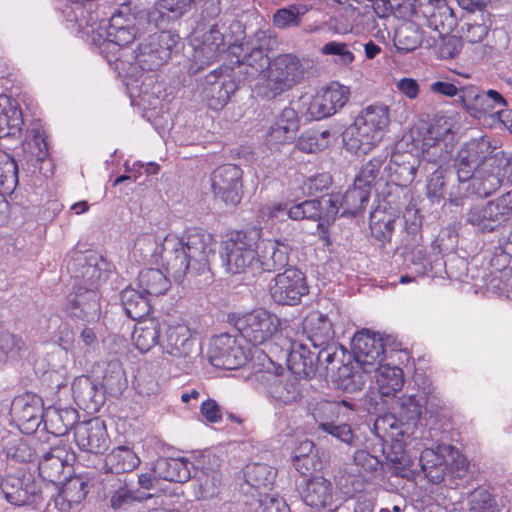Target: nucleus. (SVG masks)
<instances>
[{
  "label": "nucleus",
  "mask_w": 512,
  "mask_h": 512,
  "mask_svg": "<svg viewBox=\"0 0 512 512\" xmlns=\"http://www.w3.org/2000/svg\"><path fill=\"white\" fill-rule=\"evenodd\" d=\"M145 292L127 287L121 292V302L125 313L134 320L142 319L148 315L151 309L149 299Z\"/></svg>",
  "instance_id": "40"
},
{
  "label": "nucleus",
  "mask_w": 512,
  "mask_h": 512,
  "mask_svg": "<svg viewBox=\"0 0 512 512\" xmlns=\"http://www.w3.org/2000/svg\"><path fill=\"white\" fill-rule=\"evenodd\" d=\"M303 330L314 347L328 345L334 339L331 319L319 311H313L306 316Z\"/></svg>",
  "instance_id": "27"
},
{
  "label": "nucleus",
  "mask_w": 512,
  "mask_h": 512,
  "mask_svg": "<svg viewBox=\"0 0 512 512\" xmlns=\"http://www.w3.org/2000/svg\"><path fill=\"white\" fill-rule=\"evenodd\" d=\"M18 184V165L7 152L0 150V188L12 192Z\"/></svg>",
  "instance_id": "49"
},
{
  "label": "nucleus",
  "mask_w": 512,
  "mask_h": 512,
  "mask_svg": "<svg viewBox=\"0 0 512 512\" xmlns=\"http://www.w3.org/2000/svg\"><path fill=\"white\" fill-rule=\"evenodd\" d=\"M299 128L300 121L296 110L286 107L270 126L265 137V144L270 150H279L280 146L295 139Z\"/></svg>",
  "instance_id": "21"
},
{
  "label": "nucleus",
  "mask_w": 512,
  "mask_h": 512,
  "mask_svg": "<svg viewBox=\"0 0 512 512\" xmlns=\"http://www.w3.org/2000/svg\"><path fill=\"white\" fill-rule=\"evenodd\" d=\"M269 292L272 300L279 305H298L309 293L307 278L300 269L289 267L274 277Z\"/></svg>",
  "instance_id": "14"
},
{
  "label": "nucleus",
  "mask_w": 512,
  "mask_h": 512,
  "mask_svg": "<svg viewBox=\"0 0 512 512\" xmlns=\"http://www.w3.org/2000/svg\"><path fill=\"white\" fill-rule=\"evenodd\" d=\"M176 44L177 36L172 33H154L149 36L147 42L139 45L136 59L143 69L154 70L168 60Z\"/></svg>",
  "instance_id": "18"
},
{
  "label": "nucleus",
  "mask_w": 512,
  "mask_h": 512,
  "mask_svg": "<svg viewBox=\"0 0 512 512\" xmlns=\"http://www.w3.org/2000/svg\"><path fill=\"white\" fill-rule=\"evenodd\" d=\"M256 232H236L223 242L221 258L229 273L237 274L250 271L257 273Z\"/></svg>",
  "instance_id": "8"
},
{
  "label": "nucleus",
  "mask_w": 512,
  "mask_h": 512,
  "mask_svg": "<svg viewBox=\"0 0 512 512\" xmlns=\"http://www.w3.org/2000/svg\"><path fill=\"white\" fill-rule=\"evenodd\" d=\"M22 150L29 170L36 168L37 164L45 160L48 155L45 139L39 133H34L32 138H27L22 144Z\"/></svg>",
  "instance_id": "46"
},
{
  "label": "nucleus",
  "mask_w": 512,
  "mask_h": 512,
  "mask_svg": "<svg viewBox=\"0 0 512 512\" xmlns=\"http://www.w3.org/2000/svg\"><path fill=\"white\" fill-rule=\"evenodd\" d=\"M386 157V155L380 154L366 162L354 180L356 185H362L371 190V187L376 184L380 176V171Z\"/></svg>",
  "instance_id": "51"
},
{
  "label": "nucleus",
  "mask_w": 512,
  "mask_h": 512,
  "mask_svg": "<svg viewBox=\"0 0 512 512\" xmlns=\"http://www.w3.org/2000/svg\"><path fill=\"white\" fill-rule=\"evenodd\" d=\"M266 39L265 33L259 31L253 37L229 46L228 55L231 63L246 66V72L250 75L263 72L270 62L265 49Z\"/></svg>",
  "instance_id": "13"
},
{
  "label": "nucleus",
  "mask_w": 512,
  "mask_h": 512,
  "mask_svg": "<svg viewBox=\"0 0 512 512\" xmlns=\"http://www.w3.org/2000/svg\"><path fill=\"white\" fill-rule=\"evenodd\" d=\"M424 160L410 151H395L384 171L388 173L390 182L397 186L407 187L414 181L417 170Z\"/></svg>",
  "instance_id": "23"
},
{
  "label": "nucleus",
  "mask_w": 512,
  "mask_h": 512,
  "mask_svg": "<svg viewBox=\"0 0 512 512\" xmlns=\"http://www.w3.org/2000/svg\"><path fill=\"white\" fill-rule=\"evenodd\" d=\"M322 215L321 203L319 200H306L291 206L287 216L292 220H320Z\"/></svg>",
  "instance_id": "53"
},
{
  "label": "nucleus",
  "mask_w": 512,
  "mask_h": 512,
  "mask_svg": "<svg viewBox=\"0 0 512 512\" xmlns=\"http://www.w3.org/2000/svg\"><path fill=\"white\" fill-rule=\"evenodd\" d=\"M352 351L355 361L367 373L376 369L385 357L382 338L369 330H362L354 335L352 338Z\"/></svg>",
  "instance_id": "19"
},
{
  "label": "nucleus",
  "mask_w": 512,
  "mask_h": 512,
  "mask_svg": "<svg viewBox=\"0 0 512 512\" xmlns=\"http://www.w3.org/2000/svg\"><path fill=\"white\" fill-rule=\"evenodd\" d=\"M287 366V372L296 377H311L315 373V357L304 344L295 342L288 354Z\"/></svg>",
  "instance_id": "35"
},
{
  "label": "nucleus",
  "mask_w": 512,
  "mask_h": 512,
  "mask_svg": "<svg viewBox=\"0 0 512 512\" xmlns=\"http://www.w3.org/2000/svg\"><path fill=\"white\" fill-rule=\"evenodd\" d=\"M140 463V458L132 448L118 446L105 456L104 470L115 474L128 473L136 469Z\"/></svg>",
  "instance_id": "34"
},
{
  "label": "nucleus",
  "mask_w": 512,
  "mask_h": 512,
  "mask_svg": "<svg viewBox=\"0 0 512 512\" xmlns=\"http://www.w3.org/2000/svg\"><path fill=\"white\" fill-rule=\"evenodd\" d=\"M319 429L337 440L352 445L354 434L349 424H335L332 421H319Z\"/></svg>",
  "instance_id": "59"
},
{
  "label": "nucleus",
  "mask_w": 512,
  "mask_h": 512,
  "mask_svg": "<svg viewBox=\"0 0 512 512\" xmlns=\"http://www.w3.org/2000/svg\"><path fill=\"white\" fill-rule=\"evenodd\" d=\"M25 347L22 337L9 331H0V361L7 362L16 359Z\"/></svg>",
  "instance_id": "52"
},
{
  "label": "nucleus",
  "mask_w": 512,
  "mask_h": 512,
  "mask_svg": "<svg viewBox=\"0 0 512 512\" xmlns=\"http://www.w3.org/2000/svg\"><path fill=\"white\" fill-rule=\"evenodd\" d=\"M314 444L310 440L300 442L299 446L293 452V463L295 468L301 473L306 474L309 468L306 465L307 457L313 451Z\"/></svg>",
  "instance_id": "61"
},
{
  "label": "nucleus",
  "mask_w": 512,
  "mask_h": 512,
  "mask_svg": "<svg viewBox=\"0 0 512 512\" xmlns=\"http://www.w3.org/2000/svg\"><path fill=\"white\" fill-rule=\"evenodd\" d=\"M469 512H500V509L488 491L478 489L470 494Z\"/></svg>",
  "instance_id": "55"
},
{
  "label": "nucleus",
  "mask_w": 512,
  "mask_h": 512,
  "mask_svg": "<svg viewBox=\"0 0 512 512\" xmlns=\"http://www.w3.org/2000/svg\"><path fill=\"white\" fill-rule=\"evenodd\" d=\"M194 340L190 328L181 322H164L160 341L163 359L171 362L186 360L192 354Z\"/></svg>",
  "instance_id": "16"
},
{
  "label": "nucleus",
  "mask_w": 512,
  "mask_h": 512,
  "mask_svg": "<svg viewBox=\"0 0 512 512\" xmlns=\"http://www.w3.org/2000/svg\"><path fill=\"white\" fill-rule=\"evenodd\" d=\"M422 395L403 396L400 400V413L407 421L419 419L424 405Z\"/></svg>",
  "instance_id": "60"
},
{
  "label": "nucleus",
  "mask_w": 512,
  "mask_h": 512,
  "mask_svg": "<svg viewBox=\"0 0 512 512\" xmlns=\"http://www.w3.org/2000/svg\"><path fill=\"white\" fill-rule=\"evenodd\" d=\"M303 502L318 511L327 509L334 512L337 508L334 505V488L332 483L324 477L309 479L301 492Z\"/></svg>",
  "instance_id": "25"
},
{
  "label": "nucleus",
  "mask_w": 512,
  "mask_h": 512,
  "mask_svg": "<svg viewBox=\"0 0 512 512\" xmlns=\"http://www.w3.org/2000/svg\"><path fill=\"white\" fill-rule=\"evenodd\" d=\"M232 321L242 338L254 346L270 341L281 326L277 315L262 308L238 314Z\"/></svg>",
  "instance_id": "10"
},
{
  "label": "nucleus",
  "mask_w": 512,
  "mask_h": 512,
  "mask_svg": "<svg viewBox=\"0 0 512 512\" xmlns=\"http://www.w3.org/2000/svg\"><path fill=\"white\" fill-rule=\"evenodd\" d=\"M80 265V277L88 288L86 296L76 295L75 298L70 301L73 305V309H79V312L72 311V314L77 317L93 318L97 316L100 311L98 296L94 289H97L108 279V264L101 258L91 256L85 259L83 263L80 260Z\"/></svg>",
  "instance_id": "7"
},
{
  "label": "nucleus",
  "mask_w": 512,
  "mask_h": 512,
  "mask_svg": "<svg viewBox=\"0 0 512 512\" xmlns=\"http://www.w3.org/2000/svg\"><path fill=\"white\" fill-rule=\"evenodd\" d=\"M1 492L7 502L22 506L32 501L33 492L23 487V482L15 476L5 477L0 484Z\"/></svg>",
  "instance_id": "44"
},
{
  "label": "nucleus",
  "mask_w": 512,
  "mask_h": 512,
  "mask_svg": "<svg viewBox=\"0 0 512 512\" xmlns=\"http://www.w3.org/2000/svg\"><path fill=\"white\" fill-rule=\"evenodd\" d=\"M235 90L236 85L231 79L213 83L212 92H217V95L212 96V99L209 101V106L215 110L223 108L228 103Z\"/></svg>",
  "instance_id": "56"
},
{
  "label": "nucleus",
  "mask_w": 512,
  "mask_h": 512,
  "mask_svg": "<svg viewBox=\"0 0 512 512\" xmlns=\"http://www.w3.org/2000/svg\"><path fill=\"white\" fill-rule=\"evenodd\" d=\"M376 435L382 439H397L402 435L397 419L392 415H385L376 419L374 423Z\"/></svg>",
  "instance_id": "58"
},
{
  "label": "nucleus",
  "mask_w": 512,
  "mask_h": 512,
  "mask_svg": "<svg viewBox=\"0 0 512 512\" xmlns=\"http://www.w3.org/2000/svg\"><path fill=\"white\" fill-rule=\"evenodd\" d=\"M288 245L272 239L258 240L257 273L273 272L284 268L289 261Z\"/></svg>",
  "instance_id": "24"
},
{
  "label": "nucleus",
  "mask_w": 512,
  "mask_h": 512,
  "mask_svg": "<svg viewBox=\"0 0 512 512\" xmlns=\"http://www.w3.org/2000/svg\"><path fill=\"white\" fill-rule=\"evenodd\" d=\"M249 493L258 498L268 494L267 491L273 486L276 471L269 465L263 463L248 464L244 471Z\"/></svg>",
  "instance_id": "31"
},
{
  "label": "nucleus",
  "mask_w": 512,
  "mask_h": 512,
  "mask_svg": "<svg viewBox=\"0 0 512 512\" xmlns=\"http://www.w3.org/2000/svg\"><path fill=\"white\" fill-rule=\"evenodd\" d=\"M370 192L371 190H369V188L362 185H356V181H354L353 186L350 187L344 195H342L340 200L338 198L329 200L332 208L334 209L333 212L337 214L341 208L342 216L356 215L368 204Z\"/></svg>",
  "instance_id": "32"
},
{
  "label": "nucleus",
  "mask_w": 512,
  "mask_h": 512,
  "mask_svg": "<svg viewBox=\"0 0 512 512\" xmlns=\"http://www.w3.org/2000/svg\"><path fill=\"white\" fill-rule=\"evenodd\" d=\"M389 123L390 111L387 105L374 103L366 106L344 132L345 149L356 155L368 154L382 141Z\"/></svg>",
  "instance_id": "4"
},
{
  "label": "nucleus",
  "mask_w": 512,
  "mask_h": 512,
  "mask_svg": "<svg viewBox=\"0 0 512 512\" xmlns=\"http://www.w3.org/2000/svg\"><path fill=\"white\" fill-rule=\"evenodd\" d=\"M512 217V190L486 202L470 208L467 221L485 232L496 230Z\"/></svg>",
  "instance_id": "12"
},
{
  "label": "nucleus",
  "mask_w": 512,
  "mask_h": 512,
  "mask_svg": "<svg viewBox=\"0 0 512 512\" xmlns=\"http://www.w3.org/2000/svg\"><path fill=\"white\" fill-rule=\"evenodd\" d=\"M373 371L376 372V384L382 396H394L404 384V375L401 368L382 363Z\"/></svg>",
  "instance_id": "37"
},
{
  "label": "nucleus",
  "mask_w": 512,
  "mask_h": 512,
  "mask_svg": "<svg viewBox=\"0 0 512 512\" xmlns=\"http://www.w3.org/2000/svg\"><path fill=\"white\" fill-rule=\"evenodd\" d=\"M223 47L222 35L218 31L211 30L204 42L202 51L208 60H214Z\"/></svg>",
  "instance_id": "64"
},
{
  "label": "nucleus",
  "mask_w": 512,
  "mask_h": 512,
  "mask_svg": "<svg viewBox=\"0 0 512 512\" xmlns=\"http://www.w3.org/2000/svg\"><path fill=\"white\" fill-rule=\"evenodd\" d=\"M211 189L216 199L236 207L243 196V171L234 164L217 167L211 173Z\"/></svg>",
  "instance_id": "15"
},
{
  "label": "nucleus",
  "mask_w": 512,
  "mask_h": 512,
  "mask_svg": "<svg viewBox=\"0 0 512 512\" xmlns=\"http://www.w3.org/2000/svg\"><path fill=\"white\" fill-rule=\"evenodd\" d=\"M154 473L170 482H186L191 477L189 461L185 458L159 459L154 466Z\"/></svg>",
  "instance_id": "36"
},
{
  "label": "nucleus",
  "mask_w": 512,
  "mask_h": 512,
  "mask_svg": "<svg viewBox=\"0 0 512 512\" xmlns=\"http://www.w3.org/2000/svg\"><path fill=\"white\" fill-rule=\"evenodd\" d=\"M350 90L348 87L332 82L318 91L314 96H302L300 103L305 114L310 119L320 120L334 115L348 102Z\"/></svg>",
  "instance_id": "11"
},
{
  "label": "nucleus",
  "mask_w": 512,
  "mask_h": 512,
  "mask_svg": "<svg viewBox=\"0 0 512 512\" xmlns=\"http://www.w3.org/2000/svg\"><path fill=\"white\" fill-rule=\"evenodd\" d=\"M134 253L143 260L165 270L145 268L138 274V287L147 295H163L170 287V278L181 282L188 272L206 270L214 253V239L200 228H189L181 235L169 233L160 238L152 233L136 237Z\"/></svg>",
  "instance_id": "1"
},
{
  "label": "nucleus",
  "mask_w": 512,
  "mask_h": 512,
  "mask_svg": "<svg viewBox=\"0 0 512 512\" xmlns=\"http://www.w3.org/2000/svg\"><path fill=\"white\" fill-rule=\"evenodd\" d=\"M209 359L215 367L232 370L246 363L248 353L238 343L236 337L225 333L212 338Z\"/></svg>",
  "instance_id": "17"
},
{
  "label": "nucleus",
  "mask_w": 512,
  "mask_h": 512,
  "mask_svg": "<svg viewBox=\"0 0 512 512\" xmlns=\"http://www.w3.org/2000/svg\"><path fill=\"white\" fill-rule=\"evenodd\" d=\"M164 322L156 318L139 319L132 333V342L141 353L149 352L155 345L160 346Z\"/></svg>",
  "instance_id": "28"
},
{
  "label": "nucleus",
  "mask_w": 512,
  "mask_h": 512,
  "mask_svg": "<svg viewBox=\"0 0 512 512\" xmlns=\"http://www.w3.org/2000/svg\"><path fill=\"white\" fill-rule=\"evenodd\" d=\"M332 142L331 132L327 129H310L304 131L297 139L295 147L307 154L318 153L330 146Z\"/></svg>",
  "instance_id": "41"
},
{
  "label": "nucleus",
  "mask_w": 512,
  "mask_h": 512,
  "mask_svg": "<svg viewBox=\"0 0 512 512\" xmlns=\"http://www.w3.org/2000/svg\"><path fill=\"white\" fill-rule=\"evenodd\" d=\"M105 496L113 510H125L135 502H143L153 497L150 493L134 489L126 477L107 480Z\"/></svg>",
  "instance_id": "22"
},
{
  "label": "nucleus",
  "mask_w": 512,
  "mask_h": 512,
  "mask_svg": "<svg viewBox=\"0 0 512 512\" xmlns=\"http://www.w3.org/2000/svg\"><path fill=\"white\" fill-rule=\"evenodd\" d=\"M460 103L466 112L478 121L488 122L489 125L498 123L508 125L512 112L507 110V101L496 90L482 91L480 88L469 85L461 89Z\"/></svg>",
  "instance_id": "6"
},
{
  "label": "nucleus",
  "mask_w": 512,
  "mask_h": 512,
  "mask_svg": "<svg viewBox=\"0 0 512 512\" xmlns=\"http://www.w3.org/2000/svg\"><path fill=\"white\" fill-rule=\"evenodd\" d=\"M320 53L323 56H332V62L339 67H349L355 61L351 45L345 42H327L321 47Z\"/></svg>",
  "instance_id": "48"
},
{
  "label": "nucleus",
  "mask_w": 512,
  "mask_h": 512,
  "mask_svg": "<svg viewBox=\"0 0 512 512\" xmlns=\"http://www.w3.org/2000/svg\"><path fill=\"white\" fill-rule=\"evenodd\" d=\"M69 460V454L64 448L53 447L43 456L39 464L40 474L48 481L56 482L60 479Z\"/></svg>",
  "instance_id": "39"
},
{
  "label": "nucleus",
  "mask_w": 512,
  "mask_h": 512,
  "mask_svg": "<svg viewBox=\"0 0 512 512\" xmlns=\"http://www.w3.org/2000/svg\"><path fill=\"white\" fill-rule=\"evenodd\" d=\"M309 11L306 5L293 4L278 9L273 15V24L279 29L297 27L301 23V18Z\"/></svg>",
  "instance_id": "47"
},
{
  "label": "nucleus",
  "mask_w": 512,
  "mask_h": 512,
  "mask_svg": "<svg viewBox=\"0 0 512 512\" xmlns=\"http://www.w3.org/2000/svg\"><path fill=\"white\" fill-rule=\"evenodd\" d=\"M46 430L55 436H64L71 428H75L78 413L71 407H48L42 415Z\"/></svg>",
  "instance_id": "30"
},
{
  "label": "nucleus",
  "mask_w": 512,
  "mask_h": 512,
  "mask_svg": "<svg viewBox=\"0 0 512 512\" xmlns=\"http://www.w3.org/2000/svg\"><path fill=\"white\" fill-rule=\"evenodd\" d=\"M106 33L105 41L107 43L115 44L119 47L128 46L137 36L136 26L132 27H116L104 29Z\"/></svg>",
  "instance_id": "57"
},
{
  "label": "nucleus",
  "mask_w": 512,
  "mask_h": 512,
  "mask_svg": "<svg viewBox=\"0 0 512 512\" xmlns=\"http://www.w3.org/2000/svg\"><path fill=\"white\" fill-rule=\"evenodd\" d=\"M263 369L255 375L267 388L269 396L279 404H292L301 398V390L296 376L285 371L270 358L264 357Z\"/></svg>",
  "instance_id": "9"
},
{
  "label": "nucleus",
  "mask_w": 512,
  "mask_h": 512,
  "mask_svg": "<svg viewBox=\"0 0 512 512\" xmlns=\"http://www.w3.org/2000/svg\"><path fill=\"white\" fill-rule=\"evenodd\" d=\"M395 228V218L392 214L375 209L370 214V231L373 238L385 244L391 240Z\"/></svg>",
  "instance_id": "43"
},
{
  "label": "nucleus",
  "mask_w": 512,
  "mask_h": 512,
  "mask_svg": "<svg viewBox=\"0 0 512 512\" xmlns=\"http://www.w3.org/2000/svg\"><path fill=\"white\" fill-rule=\"evenodd\" d=\"M501 142L490 136H481L465 142L457 152L455 167L458 180L469 182L468 190L479 197H487L500 186L499 177L487 173L485 163L490 159L505 156L500 150Z\"/></svg>",
  "instance_id": "2"
},
{
  "label": "nucleus",
  "mask_w": 512,
  "mask_h": 512,
  "mask_svg": "<svg viewBox=\"0 0 512 512\" xmlns=\"http://www.w3.org/2000/svg\"><path fill=\"white\" fill-rule=\"evenodd\" d=\"M422 32L414 22L400 25L394 34V44L398 51L408 53L421 45Z\"/></svg>",
  "instance_id": "42"
},
{
  "label": "nucleus",
  "mask_w": 512,
  "mask_h": 512,
  "mask_svg": "<svg viewBox=\"0 0 512 512\" xmlns=\"http://www.w3.org/2000/svg\"><path fill=\"white\" fill-rule=\"evenodd\" d=\"M449 456L452 462L450 469L453 475L457 478H464L469 473L470 464L468 459L462 455L457 449L450 446Z\"/></svg>",
  "instance_id": "63"
},
{
  "label": "nucleus",
  "mask_w": 512,
  "mask_h": 512,
  "mask_svg": "<svg viewBox=\"0 0 512 512\" xmlns=\"http://www.w3.org/2000/svg\"><path fill=\"white\" fill-rule=\"evenodd\" d=\"M351 409L352 408L350 404L345 401H323L317 404V407L313 413V417L318 425L320 420L334 422V420L338 419L340 416H347V412Z\"/></svg>",
  "instance_id": "50"
},
{
  "label": "nucleus",
  "mask_w": 512,
  "mask_h": 512,
  "mask_svg": "<svg viewBox=\"0 0 512 512\" xmlns=\"http://www.w3.org/2000/svg\"><path fill=\"white\" fill-rule=\"evenodd\" d=\"M450 446L441 445L437 449L427 448L421 452L419 462L422 471L434 483H439L444 478L447 468L445 454H449Z\"/></svg>",
  "instance_id": "33"
},
{
  "label": "nucleus",
  "mask_w": 512,
  "mask_h": 512,
  "mask_svg": "<svg viewBox=\"0 0 512 512\" xmlns=\"http://www.w3.org/2000/svg\"><path fill=\"white\" fill-rule=\"evenodd\" d=\"M304 77L301 60L294 54H280L270 60L264 71L257 94L262 98L274 99L292 89Z\"/></svg>",
  "instance_id": "5"
},
{
  "label": "nucleus",
  "mask_w": 512,
  "mask_h": 512,
  "mask_svg": "<svg viewBox=\"0 0 512 512\" xmlns=\"http://www.w3.org/2000/svg\"><path fill=\"white\" fill-rule=\"evenodd\" d=\"M457 122L452 116H436L421 140V150L425 161L439 165L427 183V196L433 201H439L444 194V177L440 170L454 146V134L457 131Z\"/></svg>",
  "instance_id": "3"
},
{
  "label": "nucleus",
  "mask_w": 512,
  "mask_h": 512,
  "mask_svg": "<svg viewBox=\"0 0 512 512\" xmlns=\"http://www.w3.org/2000/svg\"><path fill=\"white\" fill-rule=\"evenodd\" d=\"M23 124L18 103L7 95H0V138L19 137Z\"/></svg>",
  "instance_id": "26"
},
{
  "label": "nucleus",
  "mask_w": 512,
  "mask_h": 512,
  "mask_svg": "<svg viewBox=\"0 0 512 512\" xmlns=\"http://www.w3.org/2000/svg\"><path fill=\"white\" fill-rule=\"evenodd\" d=\"M197 489L195 494L198 499H209L218 495L222 483V475L218 469L205 468L197 476Z\"/></svg>",
  "instance_id": "45"
},
{
  "label": "nucleus",
  "mask_w": 512,
  "mask_h": 512,
  "mask_svg": "<svg viewBox=\"0 0 512 512\" xmlns=\"http://www.w3.org/2000/svg\"><path fill=\"white\" fill-rule=\"evenodd\" d=\"M136 22H137V18L133 13H131L130 6L126 3H122L119 5L118 8H116L112 12L107 23L103 19L100 21L99 28H101V29L116 28L117 26L118 27H132V26H136Z\"/></svg>",
  "instance_id": "54"
},
{
  "label": "nucleus",
  "mask_w": 512,
  "mask_h": 512,
  "mask_svg": "<svg viewBox=\"0 0 512 512\" xmlns=\"http://www.w3.org/2000/svg\"><path fill=\"white\" fill-rule=\"evenodd\" d=\"M258 502L259 512H290L286 502L277 495L264 494Z\"/></svg>",
  "instance_id": "62"
},
{
  "label": "nucleus",
  "mask_w": 512,
  "mask_h": 512,
  "mask_svg": "<svg viewBox=\"0 0 512 512\" xmlns=\"http://www.w3.org/2000/svg\"><path fill=\"white\" fill-rule=\"evenodd\" d=\"M74 441L81 450L94 454L103 453L110 444L106 425L99 418L78 423L74 428Z\"/></svg>",
  "instance_id": "20"
},
{
  "label": "nucleus",
  "mask_w": 512,
  "mask_h": 512,
  "mask_svg": "<svg viewBox=\"0 0 512 512\" xmlns=\"http://www.w3.org/2000/svg\"><path fill=\"white\" fill-rule=\"evenodd\" d=\"M87 494L86 482L80 477L66 481L54 499L55 507L61 512H75Z\"/></svg>",
  "instance_id": "29"
},
{
  "label": "nucleus",
  "mask_w": 512,
  "mask_h": 512,
  "mask_svg": "<svg viewBox=\"0 0 512 512\" xmlns=\"http://www.w3.org/2000/svg\"><path fill=\"white\" fill-rule=\"evenodd\" d=\"M72 392L75 402L84 410H97L102 401L97 386L86 376L78 377L73 381Z\"/></svg>",
  "instance_id": "38"
}]
</instances>
